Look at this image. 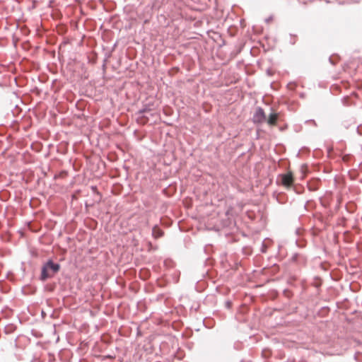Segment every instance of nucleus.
<instances>
[{"label": "nucleus", "instance_id": "obj_9", "mask_svg": "<svg viewBox=\"0 0 362 362\" xmlns=\"http://www.w3.org/2000/svg\"><path fill=\"white\" fill-rule=\"evenodd\" d=\"M225 305H226V308H228V309H230L231 305H232V303L231 301L230 300H227L226 303H225Z\"/></svg>", "mask_w": 362, "mask_h": 362}, {"label": "nucleus", "instance_id": "obj_6", "mask_svg": "<svg viewBox=\"0 0 362 362\" xmlns=\"http://www.w3.org/2000/svg\"><path fill=\"white\" fill-rule=\"evenodd\" d=\"M163 230L157 226H154L152 229V235L155 238H158L163 236Z\"/></svg>", "mask_w": 362, "mask_h": 362}, {"label": "nucleus", "instance_id": "obj_13", "mask_svg": "<svg viewBox=\"0 0 362 362\" xmlns=\"http://www.w3.org/2000/svg\"><path fill=\"white\" fill-rule=\"evenodd\" d=\"M291 44H292V45L295 44V41L293 40H291Z\"/></svg>", "mask_w": 362, "mask_h": 362}, {"label": "nucleus", "instance_id": "obj_12", "mask_svg": "<svg viewBox=\"0 0 362 362\" xmlns=\"http://www.w3.org/2000/svg\"><path fill=\"white\" fill-rule=\"evenodd\" d=\"M264 356L267 357L268 355L266 354V351H263L262 352Z\"/></svg>", "mask_w": 362, "mask_h": 362}, {"label": "nucleus", "instance_id": "obj_10", "mask_svg": "<svg viewBox=\"0 0 362 362\" xmlns=\"http://www.w3.org/2000/svg\"><path fill=\"white\" fill-rule=\"evenodd\" d=\"M288 87L290 89H293L296 87V83H289L288 84Z\"/></svg>", "mask_w": 362, "mask_h": 362}, {"label": "nucleus", "instance_id": "obj_8", "mask_svg": "<svg viewBox=\"0 0 362 362\" xmlns=\"http://www.w3.org/2000/svg\"><path fill=\"white\" fill-rule=\"evenodd\" d=\"M329 61L332 64L334 65L337 62V57L332 56L329 58Z\"/></svg>", "mask_w": 362, "mask_h": 362}, {"label": "nucleus", "instance_id": "obj_3", "mask_svg": "<svg viewBox=\"0 0 362 362\" xmlns=\"http://www.w3.org/2000/svg\"><path fill=\"white\" fill-rule=\"evenodd\" d=\"M277 182L281 183L286 188L291 187L293 183V178L292 174L291 173H288L280 175L278 177Z\"/></svg>", "mask_w": 362, "mask_h": 362}, {"label": "nucleus", "instance_id": "obj_4", "mask_svg": "<svg viewBox=\"0 0 362 362\" xmlns=\"http://www.w3.org/2000/svg\"><path fill=\"white\" fill-rule=\"evenodd\" d=\"M267 119L266 114L261 107H257L252 117L255 124H262Z\"/></svg>", "mask_w": 362, "mask_h": 362}, {"label": "nucleus", "instance_id": "obj_11", "mask_svg": "<svg viewBox=\"0 0 362 362\" xmlns=\"http://www.w3.org/2000/svg\"><path fill=\"white\" fill-rule=\"evenodd\" d=\"M262 252H266V247L264 245L262 247Z\"/></svg>", "mask_w": 362, "mask_h": 362}, {"label": "nucleus", "instance_id": "obj_5", "mask_svg": "<svg viewBox=\"0 0 362 362\" xmlns=\"http://www.w3.org/2000/svg\"><path fill=\"white\" fill-rule=\"evenodd\" d=\"M279 117V113L275 112L272 108H271V112L265 122L270 126H275Z\"/></svg>", "mask_w": 362, "mask_h": 362}, {"label": "nucleus", "instance_id": "obj_2", "mask_svg": "<svg viewBox=\"0 0 362 362\" xmlns=\"http://www.w3.org/2000/svg\"><path fill=\"white\" fill-rule=\"evenodd\" d=\"M153 104H146L144 105V107L140 109L136 113V115H137L136 117V122L140 124H145L148 122V115L153 116Z\"/></svg>", "mask_w": 362, "mask_h": 362}, {"label": "nucleus", "instance_id": "obj_14", "mask_svg": "<svg viewBox=\"0 0 362 362\" xmlns=\"http://www.w3.org/2000/svg\"><path fill=\"white\" fill-rule=\"evenodd\" d=\"M288 292L287 290H284V293H286Z\"/></svg>", "mask_w": 362, "mask_h": 362}, {"label": "nucleus", "instance_id": "obj_7", "mask_svg": "<svg viewBox=\"0 0 362 362\" xmlns=\"http://www.w3.org/2000/svg\"><path fill=\"white\" fill-rule=\"evenodd\" d=\"M16 327L12 324L7 325L4 327V332L6 334L13 333Z\"/></svg>", "mask_w": 362, "mask_h": 362}, {"label": "nucleus", "instance_id": "obj_1", "mask_svg": "<svg viewBox=\"0 0 362 362\" xmlns=\"http://www.w3.org/2000/svg\"><path fill=\"white\" fill-rule=\"evenodd\" d=\"M60 268L61 266L59 263L48 259L42 267L40 279L42 281H45L53 277L60 270Z\"/></svg>", "mask_w": 362, "mask_h": 362}]
</instances>
